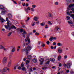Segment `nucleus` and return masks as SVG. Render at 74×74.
Wrapping results in <instances>:
<instances>
[{
	"label": "nucleus",
	"mask_w": 74,
	"mask_h": 74,
	"mask_svg": "<svg viewBox=\"0 0 74 74\" xmlns=\"http://www.w3.org/2000/svg\"><path fill=\"white\" fill-rule=\"evenodd\" d=\"M25 49L26 55H28V51H30V50L31 49V47L28 46L27 47H26Z\"/></svg>",
	"instance_id": "nucleus-1"
},
{
	"label": "nucleus",
	"mask_w": 74,
	"mask_h": 74,
	"mask_svg": "<svg viewBox=\"0 0 74 74\" xmlns=\"http://www.w3.org/2000/svg\"><path fill=\"white\" fill-rule=\"evenodd\" d=\"M10 21H8V22L7 23V24H8V25H5V28H6L7 29H8V28L10 27V25H11V23H10Z\"/></svg>",
	"instance_id": "nucleus-2"
},
{
	"label": "nucleus",
	"mask_w": 74,
	"mask_h": 74,
	"mask_svg": "<svg viewBox=\"0 0 74 74\" xmlns=\"http://www.w3.org/2000/svg\"><path fill=\"white\" fill-rule=\"evenodd\" d=\"M7 57H4L2 59V62L3 63H5L7 62Z\"/></svg>",
	"instance_id": "nucleus-3"
},
{
	"label": "nucleus",
	"mask_w": 74,
	"mask_h": 74,
	"mask_svg": "<svg viewBox=\"0 0 74 74\" xmlns=\"http://www.w3.org/2000/svg\"><path fill=\"white\" fill-rule=\"evenodd\" d=\"M16 29V27L14 25H12L11 27H10L8 29V30H10L11 29Z\"/></svg>",
	"instance_id": "nucleus-4"
},
{
	"label": "nucleus",
	"mask_w": 74,
	"mask_h": 74,
	"mask_svg": "<svg viewBox=\"0 0 74 74\" xmlns=\"http://www.w3.org/2000/svg\"><path fill=\"white\" fill-rule=\"evenodd\" d=\"M44 59L43 58H41L40 60L39 61L40 62V64L41 65L43 64V63H42V62H44Z\"/></svg>",
	"instance_id": "nucleus-5"
},
{
	"label": "nucleus",
	"mask_w": 74,
	"mask_h": 74,
	"mask_svg": "<svg viewBox=\"0 0 74 74\" xmlns=\"http://www.w3.org/2000/svg\"><path fill=\"white\" fill-rule=\"evenodd\" d=\"M58 51L59 53H62V51H63V49L60 48H59L58 49Z\"/></svg>",
	"instance_id": "nucleus-6"
},
{
	"label": "nucleus",
	"mask_w": 74,
	"mask_h": 74,
	"mask_svg": "<svg viewBox=\"0 0 74 74\" xmlns=\"http://www.w3.org/2000/svg\"><path fill=\"white\" fill-rule=\"evenodd\" d=\"M0 21H1V23H3L5 20L4 19L1 17V16L0 15Z\"/></svg>",
	"instance_id": "nucleus-7"
},
{
	"label": "nucleus",
	"mask_w": 74,
	"mask_h": 74,
	"mask_svg": "<svg viewBox=\"0 0 74 74\" xmlns=\"http://www.w3.org/2000/svg\"><path fill=\"white\" fill-rule=\"evenodd\" d=\"M25 34H27V33L25 31H24L22 33V34H23V36L25 38Z\"/></svg>",
	"instance_id": "nucleus-8"
},
{
	"label": "nucleus",
	"mask_w": 74,
	"mask_h": 74,
	"mask_svg": "<svg viewBox=\"0 0 74 74\" xmlns=\"http://www.w3.org/2000/svg\"><path fill=\"white\" fill-rule=\"evenodd\" d=\"M21 70H22V71H24L25 72H26V68H25V67H22L21 68Z\"/></svg>",
	"instance_id": "nucleus-9"
},
{
	"label": "nucleus",
	"mask_w": 74,
	"mask_h": 74,
	"mask_svg": "<svg viewBox=\"0 0 74 74\" xmlns=\"http://www.w3.org/2000/svg\"><path fill=\"white\" fill-rule=\"evenodd\" d=\"M71 66V65L69 63H67L66 64V66L68 69H70V67Z\"/></svg>",
	"instance_id": "nucleus-10"
},
{
	"label": "nucleus",
	"mask_w": 74,
	"mask_h": 74,
	"mask_svg": "<svg viewBox=\"0 0 74 74\" xmlns=\"http://www.w3.org/2000/svg\"><path fill=\"white\" fill-rule=\"evenodd\" d=\"M7 72V70H6V69H5V68H4L2 71V73H4V72Z\"/></svg>",
	"instance_id": "nucleus-11"
},
{
	"label": "nucleus",
	"mask_w": 74,
	"mask_h": 74,
	"mask_svg": "<svg viewBox=\"0 0 74 74\" xmlns=\"http://www.w3.org/2000/svg\"><path fill=\"white\" fill-rule=\"evenodd\" d=\"M29 35H27V38L25 40V41H26V42L27 41V40H28V39H29Z\"/></svg>",
	"instance_id": "nucleus-12"
},
{
	"label": "nucleus",
	"mask_w": 74,
	"mask_h": 74,
	"mask_svg": "<svg viewBox=\"0 0 74 74\" xmlns=\"http://www.w3.org/2000/svg\"><path fill=\"white\" fill-rule=\"evenodd\" d=\"M50 61L52 62H55V59L53 58H51L50 59Z\"/></svg>",
	"instance_id": "nucleus-13"
},
{
	"label": "nucleus",
	"mask_w": 74,
	"mask_h": 74,
	"mask_svg": "<svg viewBox=\"0 0 74 74\" xmlns=\"http://www.w3.org/2000/svg\"><path fill=\"white\" fill-rule=\"evenodd\" d=\"M28 59H32V56L30 55H28L27 56Z\"/></svg>",
	"instance_id": "nucleus-14"
},
{
	"label": "nucleus",
	"mask_w": 74,
	"mask_h": 74,
	"mask_svg": "<svg viewBox=\"0 0 74 74\" xmlns=\"http://www.w3.org/2000/svg\"><path fill=\"white\" fill-rule=\"evenodd\" d=\"M74 5V4H72L70 5H69V8H71V7H73Z\"/></svg>",
	"instance_id": "nucleus-15"
},
{
	"label": "nucleus",
	"mask_w": 74,
	"mask_h": 74,
	"mask_svg": "<svg viewBox=\"0 0 74 74\" xmlns=\"http://www.w3.org/2000/svg\"><path fill=\"white\" fill-rule=\"evenodd\" d=\"M0 9H1V10H4V6L3 5H0Z\"/></svg>",
	"instance_id": "nucleus-16"
},
{
	"label": "nucleus",
	"mask_w": 74,
	"mask_h": 74,
	"mask_svg": "<svg viewBox=\"0 0 74 74\" xmlns=\"http://www.w3.org/2000/svg\"><path fill=\"white\" fill-rule=\"evenodd\" d=\"M32 61L34 63H36V62H37V60L36 59H33L32 60Z\"/></svg>",
	"instance_id": "nucleus-17"
},
{
	"label": "nucleus",
	"mask_w": 74,
	"mask_h": 74,
	"mask_svg": "<svg viewBox=\"0 0 74 74\" xmlns=\"http://www.w3.org/2000/svg\"><path fill=\"white\" fill-rule=\"evenodd\" d=\"M12 34V32H10L8 34V37H10L11 35Z\"/></svg>",
	"instance_id": "nucleus-18"
},
{
	"label": "nucleus",
	"mask_w": 74,
	"mask_h": 74,
	"mask_svg": "<svg viewBox=\"0 0 74 74\" xmlns=\"http://www.w3.org/2000/svg\"><path fill=\"white\" fill-rule=\"evenodd\" d=\"M61 56H59L58 58V60H60L61 59Z\"/></svg>",
	"instance_id": "nucleus-19"
},
{
	"label": "nucleus",
	"mask_w": 74,
	"mask_h": 74,
	"mask_svg": "<svg viewBox=\"0 0 74 74\" xmlns=\"http://www.w3.org/2000/svg\"><path fill=\"white\" fill-rule=\"evenodd\" d=\"M57 45H58V46H62V44L60 43V42H58L57 44Z\"/></svg>",
	"instance_id": "nucleus-20"
},
{
	"label": "nucleus",
	"mask_w": 74,
	"mask_h": 74,
	"mask_svg": "<svg viewBox=\"0 0 74 74\" xmlns=\"http://www.w3.org/2000/svg\"><path fill=\"white\" fill-rule=\"evenodd\" d=\"M49 40L50 41H52V40H53V37L51 36L50 38L49 39Z\"/></svg>",
	"instance_id": "nucleus-21"
},
{
	"label": "nucleus",
	"mask_w": 74,
	"mask_h": 74,
	"mask_svg": "<svg viewBox=\"0 0 74 74\" xmlns=\"http://www.w3.org/2000/svg\"><path fill=\"white\" fill-rule=\"evenodd\" d=\"M48 16H49V18L51 17H52V15L51 13H49L48 14Z\"/></svg>",
	"instance_id": "nucleus-22"
},
{
	"label": "nucleus",
	"mask_w": 74,
	"mask_h": 74,
	"mask_svg": "<svg viewBox=\"0 0 74 74\" xmlns=\"http://www.w3.org/2000/svg\"><path fill=\"white\" fill-rule=\"evenodd\" d=\"M68 23H69V24H73V23H72V21H71V20H70L69 21H68Z\"/></svg>",
	"instance_id": "nucleus-23"
},
{
	"label": "nucleus",
	"mask_w": 74,
	"mask_h": 74,
	"mask_svg": "<svg viewBox=\"0 0 74 74\" xmlns=\"http://www.w3.org/2000/svg\"><path fill=\"white\" fill-rule=\"evenodd\" d=\"M8 15L9 18H11L12 17V15H11L10 14H9Z\"/></svg>",
	"instance_id": "nucleus-24"
},
{
	"label": "nucleus",
	"mask_w": 74,
	"mask_h": 74,
	"mask_svg": "<svg viewBox=\"0 0 74 74\" xmlns=\"http://www.w3.org/2000/svg\"><path fill=\"white\" fill-rule=\"evenodd\" d=\"M4 47H3V45H0V49H3L4 48Z\"/></svg>",
	"instance_id": "nucleus-25"
},
{
	"label": "nucleus",
	"mask_w": 74,
	"mask_h": 74,
	"mask_svg": "<svg viewBox=\"0 0 74 74\" xmlns=\"http://www.w3.org/2000/svg\"><path fill=\"white\" fill-rule=\"evenodd\" d=\"M15 47H13V49L12 50V52H14V51H15Z\"/></svg>",
	"instance_id": "nucleus-26"
},
{
	"label": "nucleus",
	"mask_w": 74,
	"mask_h": 74,
	"mask_svg": "<svg viewBox=\"0 0 74 74\" xmlns=\"http://www.w3.org/2000/svg\"><path fill=\"white\" fill-rule=\"evenodd\" d=\"M45 23H43L40 24V25L42 26H44V25H45Z\"/></svg>",
	"instance_id": "nucleus-27"
},
{
	"label": "nucleus",
	"mask_w": 74,
	"mask_h": 74,
	"mask_svg": "<svg viewBox=\"0 0 74 74\" xmlns=\"http://www.w3.org/2000/svg\"><path fill=\"white\" fill-rule=\"evenodd\" d=\"M34 19L35 21H37V17H34Z\"/></svg>",
	"instance_id": "nucleus-28"
},
{
	"label": "nucleus",
	"mask_w": 74,
	"mask_h": 74,
	"mask_svg": "<svg viewBox=\"0 0 74 74\" xmlns=\"http://www.w3.org/2000/svg\"><path fill=\"white\" fill-rule=\"evenodd\" d=\"M26 64H28L29 62H30V61H28V60H26L25 61Z\"/></svg>",
	"instance_id": "nucleus-29"
},
{
	"label": "nucleus",
	"mask_w": 74,
	"mask_h": 74,
	"mask_svg": "<svg viewBox=\"0 0 74 74\" xmlns=\"http://www.w3.org/2000/svg\"><path fill=\"white\" fill-rule=\"evenodd\" d=\"M5 11H2L1 12V14H5Z\"/></svg>",
	"instance_id": "nucleus-30"
},
{
	"label": "nucleus",
	"mask_w": 74,
	"mask_h": 74,
	"mask_svg": "<svg viewBox=\"0 0 74 74\" xmlns=\"http://www.w3.org/2000/svg\"><path fill=\"white\" fill-rule=\"evenodd\" d=\"M56 30L58 31V29H60V27H56Z\"/></svg>",
	"instance_id": "nucleus-31"
},
{
	"label": "nucleus",
	"mask_w": 74,
	"mask_h": 74,
	"mask_svg": "<svg viewBox=\"0 0 74 74\" xmlns=\"http://www.w3.org/2000/svg\"><path fill=\"white\" fill-rule=\"evenodd\" d=\"M24 31V30H23V29H20V31L21 33H22V32H23Z\"/></svg>",
	"instance_id": "nucleus-32"
},
{
	"label": "nucleus",
	"mask_w": 74,
	"mask_h": 74,
	"mask_svg": "<svg viewBox=\"0 0 74 74\" xmlns=\"http://www.w3.org/2000/svg\"><path fill=\"white\" fill-rule=\"evenodd\" d=\"M11 66V62H9L8 64V67H10V66Z\"/></svg>",
	"instance_id": "nucleus-33"
},
{
	"label": "nucleus",
	"mask_w": 74,
	"mask_h": 74,
	"mask_svg": "<svg viewBox=\"0 0 74 74\" xmlns=\"http://www.w3.org/2000/svg\"><path fill=\"white\" fill-rule=\"evenodd\" d=\"M66 19L67 20L70 19V17H69V16H67L66 17Z\"/></svg>",
	"instance_id": "nucleus-34"
},
{
	"label": "nucleus",
	"mask_w": 74,
	"mask_h": 74,
	"mask_svg": "<svg viewBox=\"0 0 74 74\" xmlns=\"http://www.w3.org/2000/svg\"><path fill=\"white\" fill-rule=\"evenodd\" d=\"M71 16L73 19H74V14H72L71 15Z\"/></svg>",
	"instance_id": "nucleus-35"
},
{
	"label": "nucleus",
	"mask_w": 74,
	"mask_h": 74,
	"mask_svg": "<svg viewBox=\"0 0 74 74\" xmlns=\"http://www.w3.org/2000/svg\"><path fill=\"white\" fill-rule=\"evenodd\" d=\"M20 29L19 28H18L16 29V30L17 31L18 33V32H19V31H20Z\"/></svg>",
	"instance_id": "nucleus-36"
},
{
	"label": "nucleus",
	"mask_w": 74,
	"mask_h": 74,
	"mask_svg": "<svg viewBox=\"0 0 74 74\" xmlns=\"http://www.w3.org/2000/svg\"><path fill=\"white\" fill-rule=\"evenodd\" d=\"M48 24H50V25H52V23H51V21H48Z\"/></svg>",
	"instance_id": "nucleus-37"
},
{
	"label": "nucleus",
	"mask_w": 74,
	"mask_h": 74,
	"mask_svg": "<svg viewBox=\"0 0 74 74\" xmlns=\"http://www.w3.org/2000/svg\"><path fill=\"white\" fill-rule=\"evenodd\" d=\"M69 10H70V9L69 8V7H68V8H67V10L66 11V12H69Z\"/></svg>",
	"instance_id": "nucleus-38"
},
{
	"label": "nucleus",
	"mask_w": 74,
	"mask_h": 74,
	"mask_svg": "<svg viewBox=\"0 0 74 74\" xmlns=\"http://www.w3.org/2000/svg\"><path fill=\"white\" fill-rule=\"evenodd\" d=\"M67 55H65L64 57V59H67Z\"/></svg>",
	"instance_id": "nucleus-39"
},
{
	"label": "nucleus",
	"mask_w": 74,
	"mask_h": 74,
	"mask_svg": "<svg viewBox=\"0 0 74 74\" xmlns=\"http://www.w3.org/2000/svg\"><path fill=\"white\" fill-rule=\"evenodd\" d=\"M23 66H24V64L22 63L21 64V67H23Z\"/></svg>",
	"instance_id": "nucleus-40"
},
{
	"label": "nucleus",
	"mask_w": 74,
	"mask_h": 74,
	"mask_svg": "<svg viewBox=\"0 0 74 74\" xmlns=\"http://www.w3.org/2000/svg\"><path fill=\"white\" fill-rule=\"evenodd\" d=\"M46 43H47V44H48V45L49 44V43H50V42H49V41H48Z\"/></svg>",
	"instance_id": "nucleus-41"
},
{
	"label": "nucleus",
	"mask_w": 74,
	"mask_h": 74,
	"mask_svg": "<svg viewBox=\"0 0 74 74\" xmlns=\"http://www.w3.org/2000/svg\"><path fill=\"white\" fill-rule=\"evenodd\" d=\"M35 35H36V36H38L39 35V33H38L36 32L35 33Z\"/></svg>",
	"instance_id": "nucleus-42"
},
{
	"label": "nucleus",
	"mask_w": 74,
	"mask_h": 74,
	"mask_svg": "<svg viewBox=\"0 0 74 74\" xmlns=\"http://www.w3.org/2000/svg\"><path fill=\"white\" fill-rule=\"evenodd\" d=\"M28 40V43H30V39H27Z\"/></svg>",
	"instance_id": "nucleus-43"
},
{
	"label": "nucleus",
	"mask_w": 74,
	"mask_h": 74,
	"mask_svg": "<svg viewBox=\"0 0 74 74\" xmlns=\"http://www.w3.org/2000/svg\"><path fill=\"white\" fill-rule=\"evenodd\" d=\"M32 7L33 8H35V7H36V5H32Z\"/></svg>",
	"instance_id": "nucleus-44"
},
{
	"label": "nucleus",
	"mask_w": 74,
	"mask_h": 74,
	"mask_svg": "<svg viewBox=\"0 0 74 74\" xmlns=\"http://www.w3.org/2000/svg\"><path fill=\"white\" fill-rule=\"evenodd\" d=\"M55 5H58V2H56L55 3Z\"/></svg>",
	"instance_id": "nucleus-45"
},
{
	"label": "nucleus",
	"mask_w": 74,
	"mask_h": 74,
	"mask_svg": "<svg viewBox=\"0 0 74 74\" xmlns=\"http://www.w3.org/2000/svg\"><path fill=\"white\" fill-rule=\"evenodd\" d=\"M63 66H64V67H66V64H63Z\"/></svg>",
	"instance_id": "nucleus-46"
},
{
	"label": "nucleus",
	"mask_w": 74,
	"mask_h": 74,
	"mask_svg": "<svg viewBox=\"0 0 74 74\" xmlns=\"http://www.w3.org/2000/svg\"><path fill=\"white\" fill-rule=\"evenodd\" d=\"M32 68H30L29 69V72H30L31 71H32Z\"/></svg>",
	"instance_id": "nucleus-47"
},
{
	"label": "nucleus",
	"mask_w": 74,
	"mask_h": 74,
	"mask_svg": "<svg viewBox=\"0 0 74 74\" xmlns=\"http://www.w3.org/2000/svg\"><path fill=\"white\" fill-rule=\"evenodd\" d=\"M13 2L14 3V4H16V2L15 1H14V0H13Z\"/></svg>",
	"instance_id": "nucleus-48"
},
{
	"label": "nucleus",
	"mask_w": 74,
	"mask_h": 74,
	"mask_svg": "<svg viewBox=\"0 0 74 74\" xmlns=\"http://www.w3.org/2000/svg\"><path fill=\"white\" fill-rule=\"evenodd\" d=\"M36 30L35 29L33 30V33H36Z\"/></svg>",
	"instance_id": "nucleus-49"
},
{
	"label": "nucleus",
	"mask_w": 74,
	"mask_h": 74,
	"mask_svg": "<svg viewBox=\"0 0 74 74\" xmlns=\"http://www.w3.org/2000/svg\"><path fill=\"white\" fill-rule=\"evenodd\" d=\"M53 39L56 40V37H54V38L53 37Z\"/></svg>",
	"instance_id": "nucleus-50"
},
{
	"label": "nucleus",
	"mask_w": 74,
	"mask_h": 74,
	"mask_svg": "<svg viewBox=\"0 0 74 74\" xmlns=\"http://www.w3.org/2000/svg\"><path fill=\"white\" fill-rule=\"evenodd\" d=\"M25 11H26V12H27L28 10H27V9H26V8H25Z\"/></svg>",
	"instance_id": "nucleus-51"
},
{
	"label": "nucleus",
	"mask_w": 74,
	"mask_h": 74,
	"mask_svg": "<svg viewBox=\"0 0 74 74\" xmlns=\"http://www.w3.org/2000/svg\"><path fill=\"white\" fill-rule=\"evenodd\" d=\"M53 45H56V42H54L53 43Z\"/></svg>",
	"instance_id": "nucleus-52"
},
{
	"label": "nucleus",
	"mask_w": 74,
	"mask_h": 74,
	"mask_svg": "<svg viewBox=\"0 0 74 74\" xmlns=\"http://www.w3.org/2000/svg\"><path fill=\"white\" fill-rule=\"evenodd\" d=\"M14 70H16V66H15L14 67Z\"/></svg>",
	"instance_id": "nucleus-53"
},
{
	"label": "nucleus",
	"mask_w": 74,
	"mask_h": 74,
	"mask_svg": "<svg viewBox=\"0 0 74 74\" xmlns=\"http://www.w3.org/2000/svg\"><path fill=\"white\" fill-rule=\"evenodd\" d=\"M47 64H49V61H48L46 63Z\"/></svg>",
	"instance_id": "nucleus-54"
},
{
	"label": "nucleus",
	"mask_w": 74,
	"mask_h": 74,
	"mask_svg": "<svg viewBox=\"0 0 74 74\" xmlns=\"http://www.w3.org/2000/svg\"><path fill=\"white\" fill-rule=\"evenodd\" d=\"M23 51H25L26 52V49H23Z\"/></svg>",
	"instance_id": "nucleus-55"
},
{
	"label": "nucleus",
	"mask_w": 74,
	"mask_h": 74,
	"mask_svg": "<svg viewBox=\"0 0 74 74\" xmlns=\"http://www.w3.org/2000/svg\"><path fill=\"white\" fill-rule=\"evenodd\" d=\"M6 21H8V17H7L6 18Z\"/></svg>",
	"instance_id": "nucleus-56"
},
{
	"label": "nucleus",
	"mask_w": 74,
	"mask_h": 74,
	"mask_svg": "<svg viewBox=\"0 0 74 74\" xmlns=\"http://www.w3.org/2000/svg\"><path fill=\"white\" fill-rule=\"evenodd\" d=\"M27 10H30V7H28L27 8Z\"/></svg>",
	"instance_id": "nucleus-57"
},
{
	"label": "nucleus",
	"mask_w": 74,
	"mask_h": 74,
	"mask_svg": "<svg viewBox=\"0 0 74 74\" xmlns=\"http://www.w3.org/2000/svg\"><path fill=\"white\" fill-rule=\"evenodd\" d=\"M42 47H45V44H43L42 45Z\"/></svg>",
	"instance_id": "nucleus-58"
},
{
	"label": "nucleus",
	"mask_w": 74,
	"mask_h": 74,
	"mask_svg": "<svg viewBox=\"0 0 74 74\" xmlns=\"http://www.w3.org/2000/svg\"><path fill=\"white\" fill-rule=\"evenodd\" d=\"M63 73V71H60V73H61V74H62V73Z\"/></svg>",
	"instance_id": "nucleus-59"
},
{
	"label": "nucleus",
	"mask_w": 74,
	"mask_h": 74,
	"mask_svg": "<svg viewBox=\"0 0 74 74\" xmlns=\"http://www.w3.org/2000/svg\"><path fill=\"white\" fill-rule=\"evenodd\" d=\"M21 69V67L19 66L18 67V70H20V69Z\"/></svg>",
	"instance_id": "nucleus-60"
},
{
	"label": "nucleus",
	"mask_w": 74,
	"mask_h": 74,
	"mask_svg": "<svg viewBox=\"0 0 74 74\" xmlns=\"http://www.w3.org/2000/svg\"><path fill=\"white\" fill-rule=\"evenodd\" d=\"M3 49H4V51H6V50H7V49L5 48V47H4V48Z\"/></svg>",
	"instance_id": "nucleus-61"
},
{
	"label": "nucleus",
	"mask_w": 74,
	"mask_h": 74,
	"mask_svg": "<svg viewBox=\"0 0 74 74\" xmlns=\"http://www.w3.org/2000/svg\"><path fill=\"white\" fill-rule=\"evenodd\" d=\"M59 66L60 67H61V66H62V64L61 63H60V64H59Z\"/></svg>",
	"instance_id": "nucleus-62"
},
{
	"label": "nucleus",
	"mask_w": 74,
	"mask_h": 74,
	"mask_svg": "<svg viewBox=\"0 0 74 74\" xmlns=\"http://www.w3.org/2000/svg\"><path fill=\"white\" fill-rule=\"evenodd\" d=\"M16 66V67H18V66H19V65L18 64H17L16 65H15V66Z\"/></svg>",
	"instance_id": "nucleus-63"
},
{
	"label": "nucleus",
	"mask_w": 74,
	"mask_h": 74,
	"mask_svg": "<svg viewBox=\"0 0 74 74\" xmlns=\"http://www.w3.org/2000/svg\"><path fill=\"white\" fill-rule=\"evenodd\" d=\"M51 49H53V46H51Z\"/></svg>",
	"instance_id": "nucleus-64"
}]
</instances>
